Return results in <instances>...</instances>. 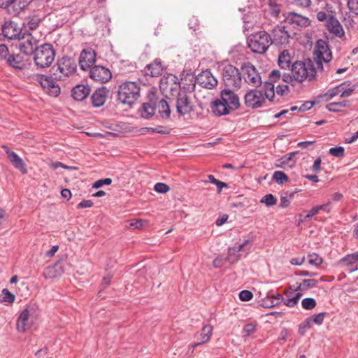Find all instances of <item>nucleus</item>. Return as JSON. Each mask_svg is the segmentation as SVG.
I'll use <instances>...</instances> for the list:
<instances>
[{
    "label": "nucleus",
    "mask_w": 358,
    "mask_h": 358,
    "mask_svg": "<svg viewBox=\"0 0 358 358\" xmlns=\"http://www.w3.org/2000/svg\"><path fill=\"white\" fill-rule=\"evenodd\" d=\"M274 84L264 82L262 88L251 89L244 96L245 104L251 108H258L263 106L266 99L273 101L275 97Z\"/></svg>",
    "instance_id": "obj_1"
},
{
    "label": "nucleus",
    "mask_w": 358,
    "mask_h": 358,
    "mask_svg": "<svg viewBox=\"0 0 358 358\" xmlns=\"http://www.w3.org/2000/svg\"><path fill=\"white\" fill-rule=\"evenodd\" d=\"M247 42L250 50L257 54L265 53L272 44L271 36L266 31H259L250 34Z\"/></svg>",
    "instance_id": "obj_2"
},
{
    "label": "nucleus",
    "mask_w": 358,
    "mask_h": 358,
    "mask_svg": "<svg viewBox=\"0 0 358 358\" xmlns=\"http://www.w3.org/2000/svg\"><path fill=\"white\" fill-rule=\"evenodd\" d=\"M117 96L120 103L131 106L140 96V86L136 82H125L119 86Z\"/></svg>",
    "instance_id": "obj_3"
},
{
    "label": "nucleus",
    "mask_w": 358,
    "mask_h": 358,
    "mask_svg": "<svg viewBox=\"0 0 358 358\" xmlns=\"http://www.w3.org/2000/svg\"><path fill=\"white\" fill-rule=\"evenodd\" d=\"M55 50L52 45L44 43L36 48L34 53V64L38 68L50 66L55 57Z\"/></svg>",
    "instance_id": "obj_4"
},
{
    "label": "nucleus",
    "mask_w": 358,
    "mask_h": 358,
    "mask_svg": "<svg viewBox=\"0 0 358 358\" xmlns=\"http://www.w3.org/2000/svg\"><path fill=\"white\" fill-rule=\"evenodd\" d=\"M291 71L299 83L313 80L316 73L315 69L310 59L296 61L292 65Z\"/></svg>",
    "instance_id": "obj_5"
},
{
    "label": "nucleus",
    "mask_w": 358,
    "mask_h": 358,
    "mask_svg": "<svg viewBox=\"0 0 358 358\" xmlns=\"http://www.w3.org/2000/svg\"><path fill=\"white\" fill-rule=\"evenodd\" d=\"M77 68L75 60L69 57H63L57 60L56 65L52 68L55 79L64 80L66 77L73 75Z\"/></svg>",
    "instance_id": "obj_6"
},
{
    "label": "nucleus",
    "mask_w": 358,
    "mask_h": 358,
    "mask_svg": "<svg viewBox=\"0 0 358 358\" xmlns=\"http://www.w3.org/2000/svg\"><path fill=\"white\" fill-rule=\"evenodd\" d=\"M241 75L245 83L252 87H261L264 83L262 79L261 73L251 63L246 62L241 66Z\"/></svg>",
    "instance_id": "obj_7"
},
{
    "label": "nucleus",
    "mask_w": 358,
    "mask_h": 358,
    "mask_svg": "<svg viewBox=\"0 0 358 358\" xmlns=\"http://www.w3.org/2000/svg\"><path fill=\"white\" fill-rule=\"evenodd\" d=\"M222 80L226 87L239 89L242 83L241 71L236 66L228 64L223 69Z\"/></svg>",
    "instance_id": "obj_8"
},
{
    "label": "nucleus",
    "mask_w": 358,
    "mask_h": 358,
    "mask_svg": "<svg viewBox=\"0 0 358 358\" xmlns=\"http://www.w3.org/2000/svg\"><path fill=\"white\" fill-rule=\"evenodd\" d=\"M271 36L272 44L285 46L289 43L291 37L289 27L285 24L278 25L273 29Z\"/></svg>",
    "instance_id": "obj_9"
},
{
    "label": "nucleus",
    "mask_w": 358,
    "mask_h": 358,
    "mask_svg": "<svg viewBox=\"0 0 358 358\" xmlns=\"http://www.w3.org/2000/svg\"><path fill=\"white\" fill-rule=\"evenodd\" d=\"M18 41V47L21 52L26 55H31L34 53L38 41L31 33L23 32Z\"/></svg>",
    "instance_id": "obj_10"
},
{
    "label": "nucleus",
    "mask_w": 358,
    "mask_h": 358,
    "mask_svg": "<svg viewBox=\"0 0 358 358\" xmlns=\"http://www.w3.org/2000/svg\"><path fill=\"white\" fill-rule=\"evenodd\" d=\"M315 55L317 67L321 69H323L322 62L327 63L331 59V52L327 43L322 40L317 42Z\"/></svg>",
    "instance_id": "obj_11"
},
{
    "label": "nucleus",
    "mask_w": 358,
    "mask_h": 358,
    "mask_svg": "<svg viewBox=\"0 0 358 358\" xmlns=\"http://www.w3.org/2000/svg\"><path fill=\"white\" fill-rule=\"evenodd\" d=\"M176 106L177 112L180 115H187L193 110V106L189 96L184 90H178Z\"/></svg>",
    "instance_id": "obj_12"
},
{
    "label": "nucleus",
    "mask_w": 358,
    "mask_h": 358,
    "mask_svg": "<svg viewBox=\"0 0 358 358\" xmlns=\"http://www.w3.org/2000/svg\"><path fill=\"white\" fill-rule=\"evenodd\" d=\"M38 81L50 95L57 96L60 94V87L52 76L41 75L38 77Z\"/></svg>",
    "instance_id": "obj_13"
},
{
    "label": "nucleus",
    "mask_w": 358,
    "mask_h": 358,
    "mask_svg": "<svg viewBox=\"0 0 358 358\" xmlns=\"http://www.w3.org/2000/svg\"><path fill=\"white\" fill-rule=\"evenodd\" d=\"M90 77L94 81L105 83L110 80L112 73L103 66H94L90 71Z\"/></svg>",
    "instance_id": "obj_14"
},
{
    "label": "nucleus",
    "mask_w": 358,
    "mask_h": 358,
    "mask_svg": "<svg viewBox=\"0 0 358 358\" xmlns=\"http://www.w3.org/2000/svg\"><path fill=\"white\" fill-rule=\"evenodd\" d=\"M220 99L231 110H235L240 106L238 95L229 89H224L221 91Z\"/></svg>",
    "instance_id": "obj_15"
},
{
    "label": "nucleus",
    "mask_w": 358,
    "mask_h": 358,
    "mask_svg": "<svg viewBox=\"0 0 358 358\" xmlns=\"http://www.w3.org/2000/svg\"><path fill=\"white\" fill-rule=\"evenodd\" d=\"M2 32L8 39H19L22 35V29L18 27L17 24L13 21H7L2 27Z\"/></svg>",
    "instance_id": "obj_16"
},
{
    "label": "nucleus",
    "mask_w": 358,
    "mask_h": 358,
    "mask_svg": "<svg viewBox=\"0 0 358 358\" xmlns=\"http://www.w3.org/2000/svg\"><path fill=\"white\" fill-rule=\"evenodd\" d=\"M5 152L7 155V157L13 166L20 171L22 174L27 173L26 164L23 159L19 157V155L13 151H11L6 145L2 146Z\"/></svg>",
    "instance_id": "obj_17"
},
{
    "label": "nucleus",
    "mask_w": 358,
    "mask_h": 358,
    "mask_svg": "<svg viewBox=\"0 0 358 358\" xmlns=\"http://www.w3.org/2000/svg\"><path fill=\"white\" fill-rule=\"evenodd\" d=\"M285 25L289 27L290 25L294 24L299 27H306L310 25V20L296 13H289L285 20Z\"/></svg>",
    "instance_id": "obj_18"
},
{
    "label": "nucleus",
    "mask_w": 358,
    "mask_h": 358,
    "mask_svg": "<svg viewBox=\"0 0 358 358\" xmlns=\"http://www.w3.org/2000/svg\"><path fill=\"white\" fill-rule=\"evenodd\" d=\"M197 83L201 86L207 88L212 89L217 84V79L213 76L212 73L208 71H203L200 73L196 78Z\"/></svg>",
    "instance_id": "obj_19"
},
{
    "label": "nucleus",
    "mask_w": 358,
    "mask_h": 358,
    "mask_svg": "<svg viewBox=\"0 0 358 358\" xmlns=\"http://www.w3.org/2000/svg\"><path fill=\"white\" fill-rule=\"evenodd\" d=\"M96 60V54L94 51L83 50L80 55L79 64L80 69L85 71L89 69Z\"/></svg>",
    "instance_id": "obj_20"
},
{
    "label": "nucleus",
    "mask_w": 358,
    "mask_h": 358,
    "mask_svg": "<svg viewBox=\"0 0 358 358\" xmlns=\"http://www.w3.org/2000/svg\"><path fill=\"white\" fill-rule=\"evenodd\" d=\"M109 91L106 87H101L94 91L91 96V101L94 107L103 106L106 100Z\"/></svg>",
    "instance_id": "obj_21"
},
{
    "label": "nucleus",
    "mask_w": 358,
    "mask_h": 358,
    "mask_svg": "<svg viewBox=\"0 0 358 358\" xmlns=\"http://www.w3.org/2000/svg\"><path fill=\"white\" fill-rule=\"evenodd\" d=\"M91 92L88 85H77L71 90V96L76 101H83Z\"/></svg>",
    "instance_id": "obj_22"
},
{
    "label": "nucleus",
    "mask_w": 358,
    "mask_h": 358,
    "mask_svg": "<svg viewBox=\"0 0 358 358\" xmlns=\"http://www.w3.org/2000/svg\"><path fill=\"white\" fill-rule=\"evenodd\" d=\"M30 317V310L28 308L24 309L18 316L16 323L17 330L20 332L26 331L30 327L29 319Z\"/></svg>",
    "instance_id": "obj_23"
},
{
    "label": "nucleus",
    "mask_w": 358,
    "mask_h": 358,
    "mask_svg": "<svg viewBox=\"0 0 358 358\" xmlns=\"http://www.w3.org/2000/svg\"><path fill=\"white\" fill-rule=\"evenodd\" d=\"M64 273L62 262H57L52 266H49L44 269L43 276L46 279L55 278Z\"/></svg>",
    "instance_id": "obj_24"
},
{
    "label": "nucleus",
    "mask_w": 358,
    "mask_h": 358,
    "mask_svg": "<svg viewBox=\"0 0 358 358\" xmlns=\"http://www.w3.org/2000/svg\"><path fill=\"white\" fill-rule=\"evenodd\" d=\"M327 26L329 31L336 35L338 37H342L344 35V31L343 27L338 22V20L331 15L327 20Z\"/></svg>",
    "instance_id": "obj_25"
},
{
    "label": "nucleus",
    "mask_w": 358,
    "mask_h": 358,
    "mask_svg": "<svg viewBox=\"0 0 358 358\" xmlns=\"http://www.w3.org/2000/svg\"><path fill=\"white\" fill-rule=\"evenodd\" d=\"M154 101L155 110H157L161 117L163 119H169L171 115V109L167 101L164 99H162L159 101L156 99Z\"/></svg>",
    "instance_id": "obj_26"
},
{
    "label": "nucleus",
    "mask_w": 358,
    "mask_h": 358,
    "mask_svg": "<svg viewBox=\"0 0 358 358\" xmlns=\"http://www.w3.org/2000/svg\"><path fill=\"white\" fill-rule=\"evenodd\" d=\"M211 110L216 116H222L229 114L231 110L222 101L221 99L215 100L211 104Z\"/></svg>",
    "instance_id": "obj_27"
},
{
    "label": "nucleus",
    "mask_w": 358,
    "mask_h": 358,
    "mask_svg": "<svg viewBox=\"0 0 358 358\" xmlns=\"http://www.w3.org/2000/svg\"><path fill=\"white\" fill-rule=\"evenodd\" d=\"M163 70L161 60L156 59L153 62L146 66L145 74L152 77H158L162 74Z\"/></svg>",
    "instance_id": "obj_28"
},
{
    "label": "nucleus",
    "mask_w": 358,
    "mask_h": 358,
    "mask_svg": "<svg viewBox=\"0 0 358 358\" xmlns=\"http://www.w3.org/2000/svg\"><path fill=\"white\" fill-rule=\"evenodd\" d=\"M357 261L358 252L345 255L339 260L338 264L345 268V269L350 273V268L355 266Z\"/></svg>",
    "instance_id": "obj_29"
},
{
    "label": "nucleus",
    "mask_w": 358,
    "mask_h": 358,
    "mask_svg": "<svg viewBox=\"0 0 358 358\" xmlns=\"http://www.w3.org/2000/svg\"><path fill=\"white\" fill-rule=\"evenodd\" d=\"M155 101L154 99H151L150 102L142 104L140 113L142 117L150 119L155 115Z\"/></svg>",
    "instance_id": "obj_30"
},
{
    "label": "nucleus",
    "mask_w": 358,
    "mask_h": 358,
    "mask_svg": "<svg viewBox=\"0 0 358 358\" xmlns=\"http://www.w3.org/2000/svg\"><path fill=\"white\" fill-rule=\"evenodd\" d=\"M41 23V19L36 16L28 17L23 23V32L29 33L36 30Z\"/></svg>",
    "instance_id": "obj_31"
},
{
    "label": "nucleus",
    "mask_w": 358,
    "mask_h": 358,
    "mask_svg": "<svg viewBox=\"0 0 358 358\" xmlns=\"http://www.w3.org/2000/svg\"><path fill=\"white\" fill-rule=\"evenodd\" d=\"M6 63L13 68L19 69H22L24 66L23 58L19 54L10 53Z\"/></svg>",
    "instance_id": "obj_32"
},
{
    "label": "nucleus",
    "mask_w": 358,
    "mask_h": 358,
    "mask_svg": "<svg viewBox=\"0 0 358 358\" xmlns=\"http://www.w3.org/2000/svg\"><path fill=\"white\" fill-rule=\"evenodd\" d=\"M292 56L287 50H284L278 56V65L281 69H287L290 67Z\"/></svg>",
    "instance_id": "obj_33"
},
{
    "label": "nucleus",
    "mask_w": 358,
    "mask_h": 358,
    "mask_svg": "<svg viewBox=\"0 0 358 358\" xmlns=\"http://www.w3.org/2000/svg\"><path fill=\"white\" fill-rule=\"evenodd\" d=\"M251 245L249 240H245L243 243H236L234 246L229 247L228 249L229 257L232 255H235L236 253L241 251L250 250Z\"/></svg>",
    "instance_id": "obj_34"
},
{
    "label": "nucleus",
    "mask_w": 358,
    "mask_h": 358,
    "mask_svg": "<svg viewBox=\"0 0 358 358\" xmlns=\"http://www.w3.org/2000/svg\"><path fill=\"white\" fill-rule=\"evenodd\" d=\"M317 285V281L315 279H304L297 285L294 291L300 292L302 294L303 292H306L310 288L315 287Z\"/></svg>",
    "instance_id": "obj_35"
},
{
    "label": "nucleus",
    "mask_w": 358,
    "mask_h": 358,
    "mask_svg": "<svg viewBox=\"0 0 358 358\" xmlns=\"http://www.w3.org/2000/svg\"><path fill=\"white\" fill-rule=\"evenodd\" d=\"M302 294L300 292H288L287 294V299L285 301L284 303L289 307H294L299 302V300L301 297Z\"/></svg>",
    "instance_id": "obj_36"
},
{
    "label": "nucleus",
    "mask_w": 358,
    "mask_h": 358,
    "mask_svg": "<svg viewBox=\"0 0 358 358\" xmlns=\"http://www.w3.org/2000/svg\"><path fill=\"white\" fill-rule=\"evenodd\" d=\"M347 85V83L344 82L340 84L338 86H336L333 88L329 89L327 92L321 95V98L323 99V100L328 101L330 99H331L334 96L337 95L338 92H340L341 87H343V86Z\"/></svg>",
    "instance_id": "obj_37"
},
{
    "label": "nucleus",
    "mask_w": 358,
    "mask_h": 358,
    "mask_svg": "<svg viewBox=\"0 0 358 358\" xmlns=\"http://www.w3.org/2000/svg\"><path fill=\"white\" fill-rule=\"evenodd\" d=\"M17 0H0V8L6 10L9 14H16L14 6Z\"/></svg>",
    "instance_id": "obj_38"
},
{
    "label": "nucleus",
    "mask_w": 358,
    "mask_h": 358,
    "mask_svg": "<svg viewBox=\"0 0 358 358\" xmlns=\"http://www.w3.org/2000/svg\"><path fill=\"white\" fill-rule=\"evenodd\" d=\"M213 327L210 324H206L203 327L200 335L201 343H206L210 341L213 334Z\"/></svg>",
    "instance_id": "obj_39"
},
{
    "label": "nucleus",
    "mask_w": 358,
    "mask_h": 358,
    "mask_svg": "<svg viewBox=\"0 0 358 358\" xmlns=\"http://www.w3.org/2000/svg\"><path fill=\"white\" fill-rule=\"evenodd\" d=\"M348 101L332 102L327 105V109L330 112H339L342 108L347 107Z\"/></svg>",
    "instance_id": "obj_40"
},
{
    "label": "nucleus",
    "mask_w": 358,
    "mask_h": 358,
    "mask_svg": "<svg viewBox=\"0 0 358 358\" xmlns=\"http://www.w3.org/2000/svg\"><path fill=\"white\" fill-rule=\"evenodd\" d=\"M273 179L279 185H282L289 180L287 176L280 171H276L273 173Z\"/></svg>",
    "instance_id": "obj_41"
},
{
    "label": "nucleus",
    "mask_w": 358,
    "mask_h": 358,
    "mask_svg": "<svg viewBox=\"0 0 358 358\" xmlns=\"http://www.w3.org/2000/svg\"><path fill=\"white\" fill-rule=\"evenodd\" d=\"M307 258L308 263L313 266H319L323 262L322 258L315 253L308 255Z\"/></svg>",
    "instance_id": "obj_42"
},
{
    "label": "nucleus",
    "mask_w": 358,
    "mask_h": 358,
    "mask_svg": "<svg viewBox=\"0 0 358 358\" xmlns=\"http://www.w3.org/2000/svg\"><path fill=\"white\" fill-rule=\"evenodd\" d=\"M317 305L316 301L313 298L307 297L302 300L301 306L305 310H312Z\"/></svg>",
    "instance_id": "obj_43"
},
{
    "label": "nucleus",
    "mask_w": 358,
    "mask_h": 358,
    "mask_svg": "<svg viewBox=\"0 0 358 358\" xmlns=\"http://www.w3.org/2000/svg\"><path fill=\"white\" fill-rule=\"evenodd\" d=\"M260 202L270 207L276 204L277 199L272 194H268L261 199Z\"/></svg>",
    "instance_id": "obj_44"
},
{
    "label": "nucleus",
    "mask_w": 358,
    "mask_h": 358,
    "mask_svg": "<svg viewBox=\"0 0 358 358\" xmlns=\"http://www.w3.org/2000/svg\"><path fill=\"white\" fill-rule=\"evenodd\" d=\"M257 330V324L255 323L246 324L243 329V336H250Z\"/></svg>",
    "instance_id": "obj_45"
},
{
    "label": "nucleus",
    "mask_w": 358,
    "mask_h": 358,
    "mask_svg": "<svg viewBox=\"0 0 358 358\" xmlns=\"http://www.w3.org/2000/svg\"><path fill=\"white\" fill-rule=\"evenodd\" d=\"M129 224L134 229H143L148 225V222L145 220L136 219L131 220Z\"/></svg>",
    "instance_id": "obj_46"
},
{
    "label": "nucleus",
    "mask_w": 358,
    "mask_h": 358,
    "mask_svg": "<svg viewBox=\"0 0 358 358\" xmlns=\"http://www.w3.org/2000/svg\"><path fill=\"white\" fill-rule=\"evenodd\" d=\"M329 152L334 157H341L344 156L345 150L342 146H337L330 148Z\"/></svg>",
    "instance_id": "obj_47"
},
{
    "label": "nucleus",
    "mask_w": 358,
    "mask_h": 358,
    "mask_svg": "<svg viewBox=\"0 0 358 358\" xmlns=\"http://www.w3.org/2000/svg\"><path fill=\"white\" fill-rule=\"evenodd\" d=\"M326 313H320L318 314L313 315L312 317L308 318V320L312 321L317 325L322 324Z\"/></svg>",
    "instance_id": "obj_48"
},
{
    "label": "nucleus",
    "mask_w": 358,
    "mask_h": 358,
    "mask_svg": "<svg viewBox=\"0 0 358 358\" xmlns=\"http://www.w3.org/2000/svg\"><path fill=\"white\" fill-rule=\"evenodd\" d=\"M10 55L8 48L4 45H0V60L7 61L8 57Z\"/></svg>",
    "instance_id": "obj_49"
},
{
    "label": "nucleus",
    "mask_w": 358,
    "mask_h": 358,
    "mask_svg": "<svg viewBox=\"0 0 358 358\" xmlns=\"http://www.w3.org/2000/svg\"><path fill=\"white\" fill-rule=\"evenodd\" d=\"M3 299L2 301L4 302L13 303L15 301V295L9 292L7 289H3L2 290Z\"/></svg>",
    "instance_id": "obj_50"
},
{
    "label": "nucleus",
    "mask_w": 358,
    "mask_h": 358,
    "mask_svg": "<svg viewBox=\"0 0 358 358\" xmlns=\"http://www.w3.org/2000/svg\"><path fill=\"white\" fill-rule=\"evenodd\" d=\"M112 183V180L109 178L101 179L95 181L92 185V188L98 189L103 185H109Z\"/></svg>",
    "instance_id": "obj_51"
},
{
    "label": "nucleus",
    "mask_w": 358,
    "mask_h": 358,
    "mask_svg": "<svg viewBox=\"0 0 358 358\" xmlns=\"http://www.w3.org/2000/svg\"><path fill=\"white\" fill-rule=\"evenodd\" d=\"M154 189L158 193H166L169 191L170 187L165 183L157 182L155 185Z\"/></svg>",
    "instance_id": "obj_52"
},
{
    "label": "nucleus",
    "mask_w": 358,
    "mask_h": 358,
    "mask_svg": "<svg viewBox=\"0 0 358 358\" xmlns=\"http://www.w3.org/2000/svg\"><path fill=\"white\" fill-rule=\"evenodd\" d=\"M345 86H343L340 90V92H341V97L342 98L350 96L356 89V85H352L348 88H346Z\"/></svg>",
    "instance_id": "obj_53"
},
{
    "label": "nucleus",
    "mask_w": 358,
    "mask_h": 358,
    "mask_svg": "<svg viewBox=\"0 0 358 358\" xmlns=\"http://www.w3.org/2000/svg\"><path fill=\"white\" fill-rule=\"evenodd\" d=\"M282 80L288 84H290L291 85L294 86L295 85V83L297 82V80L296 79L295 76H294V74L292 73H284L282 75Z\"/></svg>",
    "instance_id": "obj_54"
},
{
    "label": "nucleus",
    "mask_w": 358,
    "mask_h": 358,
    "mask_svg": "<svg viewBox=\"0 0 358 358\" xmlns=\"http://www.w3.org/2000/svg\"><path fill=\"white\" fill-rule=\"evenodd\" d=\"M253 297V294L249 290H243L239 293V299L242 301H248Z\"/></svg>",
    "instance_id": "obj_55"
},
{
    "label": "nucleus",
    "mask_w": 358,
    "mask_h": 358,
    "mask_svg": "<svg viewBox=\"0 0 358 358\" xmlns=\"http://www.w3.org/2000/svg\"><path fill=\"white\" fill-rule=\"evenodd\" d=\"M348 7L350 12L358 15V0H348Z\"/></svg>",
    "instance_id": "obj_56"
},
{
    "label": "nucleus",
    "mask_w": 358,
    "mask_h": 358,
    "mask_svg": "<svg viewBox=\"0 0 358 358\" xmlns=\"http://www.w3.org/2000/svg\"><path fill=\"white\" fill-rule=\"evenodd\" d=\"M289 90V87L287 85H279L276 87L275 92L279 96H283Z\"/></svg>",
    "instance_id": "obj_57"
},
{
    "label": "nucleus",
    "mask_w": 358,
    "mask_h": 358,
    "mask_svg": "<svg viewBox=\"0 0 358 358\" xmlns=\"http://www.w3.org/2000/svg\"><path fill=\"white\" fill-rule=\"evenodd\" d=\"M292 197V194H289V196H282L280 197V207L281 208H286L289 206L290 203V200Z\"/></svg>",
    "instance_id": "obj_58"
},
{
    "label": "nucleus",
    "mask_w": 358,
    "mask_h": 358,
    "mask_svg": "<svg viewBox=\"0 0 358 358\" xmlns=\"http://www.w3.org/2000/svg\"><path fill=\"white\" fill-rule=\"evenodd\" d=\"M280 72L278 70H273L269 74V81L272 84L278 81L280 78Z\"/></svg>",
    "instance_id": "obj_59"
},
{
    "label": "nucleus",
    "mask_w": 358,
    "mask_h": 358,
    "mask_svg": "<svg viewBox=\"0 0 358 358\" xmlns=\"http://www.w3.org/2000/svg\"><path fill=\"white\" fill-rule=\"evenodd\" d=\"M293 3L296 4V6H299L300 7L303 8H307L310 6L311 3L310 0H292Z\"/></svg>",
    "instance_id": "obj_60"
},
{
    "label": "nucleus",
    "mask_w": 358,
    "mask_h": 358,
    "mask_svg": "<svg viewBox=\"0 0 358 358\" xmlns=\"http://www.w3.org/2000/svg\"><path fill=\"white\" fill-rule=\"evenodd\" d=\"M319 213L317 206L313 207L310 210L308 211V214L305 216V220H309L312 217L317 215Z\"/></svg>",
    "instance_id": "obj_61"
},
{
    "label": "nucleus",
    "mask_w": 358,
    "mask_h": 358,
    "mask_svg": "<svg viewBox=\"0 0 358 358\" xmlns=\"http://www.w3.org/2000/svg\"><path fill=\"white\" fill-rule=\"evenodd\" d=\"M321 159L320 157L317 158L312 166V171L315 173H318L321 171Z\"/></svg>",
    "instance_id": "obj_62"
},
{
    "label": "nucleus",
    "mask_w": 358,
    "mask_h": 358,
    "mask_svg": "<svg viewBox=\"0 0 358 358\" xmlns=\"http://www.w3.org/2000/svg\"><path fill=\"white\" fill-rule=\"evenodd\" d=\"M93 206V202L91 200H83L78 206V208H90Z\"/></svg>",
    "instance_id": "obj_63"
},
{
    "label": "nucleus",
    "mask_w": 358,
    "mask_h": 358,
    "mask_svg": "<svg viewBox=\"0 0 358 358\" xmlns=\"http://www.w3.org/2000/svg\"><path fill=\"white\" fill-rule=\"evenodd\" d=\"M314 105V103L312 102V101H306L304 103H303L299 108V111H302V112H304V111H306V110H310V108H312V107Z\"/></svg>",
    "instance_id": "obj_64"
}]
</instances>
